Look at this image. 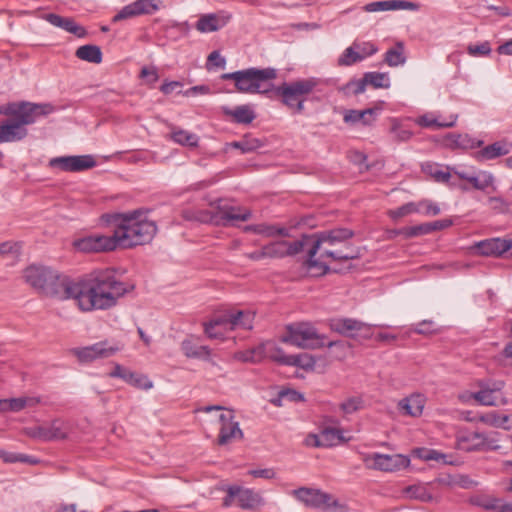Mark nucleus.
<instances>
[{
	"label": "nucleus",
	"instance_id": "60",
	"mask_svg": "<svg viewBox=\"0 0 512 512\" xmlns=\"http://www.w3.org/2000/svg\"><path fill=\"white\" fill-rule=\"evenodd\" d=\"M242 153H250L263 146L260 139L245 135L242 139Z\"/></svg>",
	"mask_w": 512,
	"mask_h": 512
},
{
	"label": "nucleus",
	"instance_id": "63",
	"mask_svg": "<svg viewBox=\"0 0 512 512\" xmlns=\"http://www.w3.org/2000/svg\"><path fill=\"white\" fill-rule=\"evenodd\" d=\"M361 327L359 328V331L357 332V338L355 340L361 341V340H369L373 337V325L362 322L361 321Z\"/></svg>",
	"mask_w": 512,
	"mask_h": 512
},
{
	"label": "nucleus",
	"instance_id": "36",
	"mask_svg": "<svg viewBox=\"0 0 512 512\" xmlns=\"http://www.w3.org/2000/svg\"><path fill=\"white\" fill-rule=\"evenodd\" d=\"M414 455L424 461H437L442 462L444 464H451V461H448V455L435 450L428 448H416L413 451Z\"/></svg>",
	"mask_w": 512,
	"mask_h": 512
},
{
	"label": "nucleus",
	"instance_id": "50",
	"mask_svg": "<svg viewBox=\"0 0 512 512\" xmlns=\"http://www.w3.org/2000/svg\"><path fill=\"white\" fill-rule=\"evenodd\" d=\"M401 232L403 233L404 239H410L431 233V228L429 223H423L415 226L403 227Z\"/></svg>",
	"mask_w": 512,
	"mask_h": 512
},
{
	"label": "nucleus",
	"instance_id": "44",
	"mask_svg": "<svg viewBox=\"0 0 512 512\" xmlns=\"http://www.w3.org/2000/svg\"><path fill=\"white\" fill-rule=\"evenodd\" d=\"M420 212H421L420 205H418L415 202H408L396 209L389 210L388 216L393 220H398L407 215H410L413 213H420Z\"/></svg>",
	"mask_w": 512,
	"mask_h": 512
},
{
	"label": "nucleus",
	"instance_id": "15",
	"mask_svg": "<svg viewBox=\"0 0 512 512\" xmlns=\"http://www.w3.org/2000/svg\"><path fill=\"white\" fill-rule=\"evenodd\" d=\"M227 495L223 499V506L230 507L235 499L239 507L252 510L261 504L262 498L253 490L238 485H230L226 489Z\"/></svg>",
	"mask_w": 512,
	"mask_h": 512
},
{
	"label": "nucleus",
	"instance_id": "48",
	"mask_svg": "<svg viewBox=\"0 0 512 512\" xmlns=\"http://www.w3.org/2000/svg\"><path fill=\"white\" fill-rule=\"evenodd\" d=\"M267 258H284L287 256L286 241H275L265 245Z\"/></svg>",
	"mask_w": 512,
	"mask_h": 512
},
{
	"label": "nucleus",
	"instance_id": "18",
	"mask_svg": "<svg viewBox=\"0 0 512 512\" xmlns=\"http://www.w3.org/2000/svg\"><path fill=\"white\" fill-rule=\"evenodd\" d=\"M219 421L221 423L218 436L219 445H226L236 439H241L243 437V432L239 427V423L234 421V415L231 410L220 414Z\"/></svg>",
	"mask_w": 512,
	"mask_h": 512
},
{
	"label": "nucleus",
	"instance_id": "55",
	"mask_svg": "<svg viewBox=\"0 0 512 512\" xmlns=\"http://www.w3.org/2000/svg\"><path fill=\"white\" fill-rule=\"evenodd\" d=\"M391 133L396 141L401 142L408 141L413 135L410 129L400 125L396 119L393 120Z\"/></svg>",
	"mask_w": 512,
	"mask_h": 512
},
{
	"label": "nucleus",
	"instance_id": "8",
	"mask_svg": "<svg viewBox=\"0 0 512 512\" xmlns=\"http://www.w3.org/2000/svg\"><path fill=\"white\" fill-rule=\"evenodd\" d=\"M324 338L311 323L298 322L287 325L281 342L303 349H317L326 345Z\"/></svg>",
	"mask_w": 512,
	"mask_h": 512
},
{
	"label": "nucleus",
	"instance_id": "29",
	"mask_svg": "<svg viewBox=\"0 0 512 512\" xmlns=\"http://www.w3.org/2000/svg\"><path fill=\"white\" fill-rule=\"evenodd\" d=\"M223 112L238 124H250L256 118L255 112L249 105H240L234 109L224 107Z\"/></svg>",
	"mask_w": 512,
	"mask_h": 512
},
{
	"label": "nucleus",
	"instance_id": "45",
	"mask_svg": "<svg viewBox=\"0 0 512 512\" xmlns=\"http://www.w3.org/2000/svg\"><path fill=\"white\" fill-rule=\"evenodd\" d=\"M423 170L439 183H448L451 177L450 172L442 170L438 164H426Z\"/></svg>",
	"mask_w": 512,
	"mask_h": 512
},
{
	"label": "nucleus",
	"instance_id": "13",
	"mask_svg": "<svg viewBox=\"0 0 512 512\" xmlns=\"http://www.w3.org/2000/svg\"><path fill=\"white\" fill-rule=\"evenodd\" d=\"M24 433L32 439L48 442L65 439L68 427L63 421L56 419L48 424L26 427Z\"/></svg>",
	"mask_w": 512,
	"mask_h": 512
},
{
	"label": "nucleus",
	"instance_id": "21",
	"mask_svg": "<svg viewBox=\"0 0 512 512\" xmlns=\"http://www.w3.org/2000/svg\"><path fill=\"white\" fill-rule=\"evenodd\" d=\"M226 327L230 330H251L255 319V313L249 310L230 311L222 315Z\"/></svg>",
	"mask_w": 512,
	"mask_h": 512
},
{
	"label": "nucleus",
	"instance_id": "27",
	"mask_svg": "<svg viewBox=\"0 0 512 512\" xmlns=\"http://www.w3.org/2000/svg\"><path fill=\"white\" fill-rule=\"evenodd\" d=\"M45 19L53 26L62 28L63 30L72 33L79 38L86 35L85 28L77 25L72 18L62 17L58 14L49 13L45 16Z\"/></svg>",
	"mask_w": 512,
	"mask_h": 512
},
{
	"label": "nucleus",
	"instance_id": "19",
	"mask_svg": "<svg viewBox=\"0 0 512 512\" xmlns=\"http://www.w3.org/2000/svg\"><path fill=\"white\" fill-rule=\"evenodd\" d=\"M231 19L232 15L223 10L216 13L203 14L197 20L195 28L200 33L216 32L225 27Z\"/></svg>",
	"mask_w": 512,
	"mask_h": 512
},
{
	"label": "nucleus",
	"instance_id": "1",
	"mask_svg": "<svg viewBox=\"0 0 512 512\" xmlns=\"http://www.w3.org/2000/svg\"><path fill=\"white\" fill-rule=\"evenodd\" d=\"M133 289V284L118 279L115 270L103 269L74 282L72 299L83 312L108 310L115 307L119 299Z\"/></svg>",
	"mask_w": 512,
	"mask_h": 512
},
{
	"label": "nucleus",
	"instance_id": "5",
	"mask_svg": "<svg viewBox=\"0 0 512 512\" xmlns=\"http://www.w3.org/2000/svg\"><path fill=\"white\" fill-rule=\"evenodd\" d=\"M23 278L42 295L59 300L72 299L75 281L51 267L32 264L23 271Z\"/></svg>",
	"mask_w": 512,
	"mask_h": 512
},
{
	"label": "nucleus",
	"instance_id": "22",
	"mask_svg": "<svg viewBox=\"0 0 512 512\" xmlns=\"http://www.w3.org/2000/svg\"><path fill=\"white\" fill-rule=\"evenodd\" d=\"M443 143L445 147L456 150H468L481 147L484 142L482 140H478L476 138L471 137L469 134H460V133H448L444 139Z\"/></svg>",
	"mask_w": 512,
	"mask_h": 512
},
{
	"label": "nucleus",
	"instance_id": "43",
	"mask_svg": "<svg viewBox=\"0 0 512 512\" xmlns=\"http://www.w3.org/2000/svg\"><path fill=\"white\" fill-rule=\"evenodd\" d=\"M171 138L174 142L186 145L190 147H195L198 145V136L194 133H190L186 130L178 129L172 132Z\"/></svg>",
	"mask_w": 512,
	"mask_h": 512
},
{
	"label": "nucleus",
	"instance_id": "9",
	"mask_svg": "<svg viewBox=\"0 0 512 512\" xmlns=\"http://www.w3.org/2000/svg\"><path fill=\"white\" fill-rule=\"evenodd\" d=\"M73 245L77 250L85 253L107 252L120 248L115 226L111 235L91 234L75 240Z\"/></svg>",
	"mask_w": 512,
	"mask_h": 512
},
{
	"label": "nucleus",
	"instance_id": "14",
	"mask_svg": "<svg viewBox=\"0 0 512 512\" xmlns=\"http://www.w3.org/2000/svg\"><path fill=\"white\" fill-rule=\"evenodd\" d=\"M120 350L116 344L109 341H100L89 346L75 348L73 354L81 363H90L98 359H106L115 355Z\"/></svg>",
	"mask_w": 512,
	"mask_h": 512
},
{
	"label": "nucleus",
	"instance_id": "17",
	"mask_svg": "<svg viewBox=\"0 0 512 512\" xmlns=\"http://www.w3.org/2000/svg\"><path fill=\"white\" fill-rule=\"evenodd\" d=\"M478 254L482 256L501 257L505 253L512 256V239L494 237L475 244Z\"/></svg>",
	"mask_w": 512,
	"mask_h": 512
},
{
	"label": "nucleus",
	"instance_id": "25",
	"mask_svg": "<svg viewBox=\"0 0 512 512\" xmlns=\"http://www.w3.org/2000/svg\"><path fill=\"white\" fill-rule=\"evenodd\" d=\"M510 148L511 146L506 142L497 141L475 152L474 158L480 162L493 160L507 155L510 152Z\"/></svg>",
	"mask_w": 512,
	"mask_h": 512
},
{
	"label": "nucleus",
	"instance_id": "35",
	"mask_svg": "<svg viewBox=\"0 0 512 512\" xmlns=\"http://www.w3.org/2000/svg\"><path fill=\"white\" fill-rule=\"evenodd\" d=\"M314 234H304L299 240L293 242L286 241L287 256H294L302 252L305 247L311 248L314 243Z\"/></svg>",
	"mask_w": 512,
	"mask_h": 512
},
{
	"label": "nucleus",
	"instance_id": "12",
	"mask_svg": "<svg viewBox=\"0 0 512 512\" xmlns=\"http://www.w3.org/2000/svg\"><path fill=\"white\" fill-rule=\"evenodd\" d=\"M457 440L459 447L467 452L500 449L498 439L494 433L468 432L459 435Z\"/></svg>",
	"mask_w": 512,
	"mask_h": 512
},
{
	"label": "nucleus",
	"instance_id": "26",
	"mask_svg": "<svg viewBox=\"0 0 512 512\" xmlns=\"http://www.w3.org/2000/svg\"><path fill=\"white\" fill-rule=\"evenodd\" d=\"M312 438L316 447H332L346 441L341 429L329 427L322 429L319 435H312Z\"/></svg>",
	"mask_w": 512,
	"mask_h": 512
},
{
	"label": "nucleus",
	"instance_id": "58",
	"mask_svg": "<svg viewBox=\"0 0 512 512\" xmlns=\"http://www.w3.org/2000/svg\"><path fill=\"white\" fill-rule=\"evenodd\" d=\"M352 45L357 50L358 54H360L361 61L378 51L376 45L371 42H354Z\"/></svg>",
	"mask_w": 512,
	"mask_h": 512
},
{
	"label": "nucleus",
	"instance_id": "57",
	"mask_svg": "<svg viewBox=\"0 0 512 512\" xmlns=\"http://www.w3.org/2000/svg\"><path fill=\"white\" fill-rule=\"evenodd\" d=\"M363 407V400L360 397H351L340 404V409L345 414H352Z\"/></svg>",
	"mask_w": 512,
	"mask_h": 512
},
{
	"label": "nucleus",
	"instance_id": "64",
	"mask_svg": "<svg viewBox=\"0 0 512 512\" xmlns=\"http://www.w3.org/2000/svg\"><path fill=\"white\" fill-rule=\"evenodd\" d=\"M140 77L145 78L149 84H154L159 79L158 72L155 67H143L140 72Z\"/></svg>",
	"mask_w": 512,
	"mask_h": 512
},
{
	"label": "nucleus",
	"instance_id": "31",
	"mask_svg": "<svg viewBox=\"0 0 512 512\" xmlns=\"http://www.w3.org/2000/svg\"><path fill=\"white\" fill-rule=\"evenodd\" d=\"M181 349L186 357L207 359L210 356V349L208 346L197 345L192 340L185 339L181 343Z\"/></svg>",
	"mask_w": 512,
	"mask_h": 512
},
{
	"label": "nucleus",
	"instance_id": "7",
	"mask_svg": "<svg viewBox=\"0 0 512 512\" xmlns=\"http://www.w3.org/2000/svg\"><path fill=\"white\" fill-rule=\"evenodd\" d=\"M319 85L316 78L298 79L292 82H284L272 90L281 97L282 103L295 113L304 111V103L314 89Z\"/></svg>",
	"mask_w": 512,
	"mask_h": 512
},
{
	"label": "nucleus",
	"instance_id": "61",
	"mask_svg": "<svg viewBox=\"0 0 512 512\" xmlns=\"http://www.w3.org/2000/svg\"><path fill=\"white\" fill-rule=\"evenodd\" d=\"M274 227L275 225L256 224L250 225L246 229L248 231H253L256 234H262L267 237H274Z\"/></svg>",
	"mask_w": 512,
	"mask_h": 512
},
{
	"label": "nucleus",
	"instance_id": "51",
	"mask_svg": "<svg viewBox=\"0 0 512 512\" xmlns=\"http://www.w3.org/2000/svg\"><path fill=\"white\" fill-rule=\"evenodd\" d=\"M361 61V56L358 54L357 50L353 45L346 48L342 55L338 59V64L340 66H351L357 62Z\"/></svg>",
	"mask_w": 512,
	"mask_h": 512
},
{
	"label": "nucleus",
	"instance_id": "30",
	"mask_svg": "<svg viewBox=\"0 0 512 512\" xmlns=\"http://www.w3.org/2000/svg\"><path fill=\"white\" fill-rule=\"evenodd\" d=\"M75 56L80 60L99 64L102 61L103 54L99 46L86 44L77 48Z\"/></svg>",
	"mask_w": 512,
	"mask_h": 512
},
{
	"label": "nucleus",
	"instance_id": "16",
	"mask_svg": "<svg viewBox=\"0 0 512 512\" xmlns=\"http://www.w3.org/2000/svg\"><path fill=\"white\" fill-rule=\"evenodd\" d=\"M49 167L64 172H81L96 166L92 155L60 156L49 160Z\"/></svg>",
	"mask_w": 512,
	"mask_h": 512
},
{
	"label": "nucleus",
	"instance_id": "46",
	"mask_svg": "<svg viewBox=\"0 0 512 512\" xmlns=\"http://www.w3.org/2000/svg\"><path fill=\"white\" fill-rule=\"evenodd\" d=\"M122 380L137 388L150 389L152 387V382L147 377L134 373L129 369L127 370L126 374H124Z\"/></svg>",
	"mask_w": 512,
	"mask_h": 512
},
{
	"label": "nucleus",
	"instance_id": "20",
	"mask_svg": "<svg viewBox=\"0 0 512 512\" xmlns=\"http://www.w3.org/2000/svg\"><path fill=\"white\" fill-rule=\"evenodd\" d=\"M251 216L250 210L239 206H219L210 221L216 224L228 225L234 221H247Z\"/></svg>",
	"mask_w": 512,
	"mask_h": 512
},
{
	"label": "nucleus",
	"instance_id": "32",
	"mask_svg": "<svg viewBox=\"0 0 512 512\" xmlns=\"http://www.w3.org/2000/svg\"><path fill=\"white\" fill-rule=\"evenodd\" d=\"M266 346L259 344L251 349L240 351L235 354V358L242 362L258 363L266 357Z\"/></svg>",
	"mask_w": 512,
	"mask_h": 512
},
{
	"label": "nucleus",
	"instance_id": "38",
	"mask_svg": "<svg viewBox=\"0 0 512 512\" xmlns=\"http://www.w3.org/2000/svg\"><path fill=\"white\" fill-rule=\"evenodd\" d=\"M287 360V366H295L304 370H313L316 364L315 358L308 353L291 355Z\"/></svg>",
	"mask_w": 512,
	"mask_h": 512
},
{
	"label": "nucleus",
	"instance_id": "10",
	"mask_svg": "<svg viewBox=\"0 0 512 512\" xmlns=\"http://www.w3.org/2000/svg\"><path fill=\"white\" fill-rule=\"evenodd\" d=\"M368 468L383 471L396 472L407 468L410 465V458L403 454H382L373 453L364 458Z\"/></svg>",
	"mask_w": 512,
	"mask_h": 512
},
{
	"label": "nucleus",
	"instance_id": "24",
	"mask_svg": "<svg viewBox=\"0 0 512 512\" xmlns=\"http://www.w3.org/2000/svg\"><path fill=\"white\" fill-rule=\"evenodd\" d=\"M360 325L361 321L353 318H334L329 321V327L332 331L352 339L357 338Z\"/></svg>",
	"mask_w": 512,
	"mask_h": 512
},
{
	"label": "nucleus",
	"instance_id": "23",
	"mask_svg": "<svg viewBox=\"0 0 512 512\" xmlns=\"http://www.w3.org/2000/svg\"><path fill=\"white\" fill-rule=\"evenodd\" d=\"M381 110V107H372L364 110L350 109L344 113L343 120L348 124L362 123L363 125H371Z\"/></svg>",
	"mask_w": 512,
	"mask_h": 512
},
{
	"label": "nucleus",
	"instance_id": "4",
	"mask_svg": "<svg viewBox=\"0 0 512 512\" xmlns=\"http://www.w3.org/2000/svg\"><path fill=\"white\" fill-rule=\"evenodd\" d=\"M106 223L115 226L120 248H132L149 243L157 232L155 222L142 219L138 210L104 215Z\"/></svg>",
	"mask_w": 512,
	"mask_h": 512
},
{
	"label": "nucleus",
	"instance_id": "62",
	"mask_svg": "<svg viewBox=\"0 0 512 512\" xmlns=\"http://www.w3.org/2000/svg\"><path fill=\"white\" fill-rule=\"evenodd\" d=\"M420 205L421 212L428 216H436L440 213V208L436 203L429 200H423L417 203Z\"/></svg>",
	"mask_w": 512,
	"mask_h": 512
},
{
	"label": "nucleus",
	"instance_id": "39",
	"mask_svg": "<svg viewBox=\"0 0 512 512\" xmlns=\"http://www.w3.org/2000/svg\"><path fill=\"white\" fill-rule=\"evenodd\" d=\"M479 386L481 387V390L472 394L473 399H475L481 405L495 406L496 397L494 393L498 388L490 389L486 387V385H484L483 383H480Z\"/></svg>",
	"mask_w": 512,
	"mask_h": 512
},
{
	"label": "nucleus",
	"instance_id": "40",
	"mask_svg": "<svg viewBox=\"0 0 512 512\" xmlns=\"http://www.w3.org/2000/svg\"><path fill=\"white\" fill-rule=\"evenodd\" d=\"M266 346V357L270 360L277 362L281 365H287V362L291 355L285 354L284 350L278 346H276L274 343L267 342L264 343Z\"/></svg>",
	"mask_w": 512,
	"mask_h": 512
},
{
	"label": "nucleus",
	"instance_id": "59",
	"mask_svg": "<svg viewBox=\"0 0 512 512\" xmlns=\"http://www.w3.org/2000/svg\"><path fill=\"white\" fill-rule=\"evenodd\" d=\"M492 49L488 41H484L479 44H470L467 47V52L473 57L487 56L491 53Z\"/></svg>",
	"mask_w": 512,
	"mask_h": 512
},
{
	"label": "nucleus",
	"instance_id": "28",
	"mask_svg": "<svg viewBox=\"0 0 512 512\" xmlns=\"http://www.w3.org/2000/svg\"><path fill=\"white\" fill-rule=\"evenodd\" d=\"M425 406V397L422 394H413L399 402V407L406 415L419 417Z\"/></svg>",
	"mask_w": 512,
	"mask_h": 512
},
{
	"label": "nucleus",
	"instance_id": "11",
	"mask_svg": "<svg viewBox=\"0 0 512 512\" xmlns=\"http://www.w3.org/2000/svg\"><path fill=\"white\" fill-rule=\"evenodd\" d=\"M292 494L297 500L310 508L330 510L339 505L338 501L334 499L331 494L323 492L320 489L300 487L293 490Z\"/></svg>",
	"mask_w": 512,
	"mask_h": 512
},
{
	"label": "nucleus",
	"instance_id": "33",
	"mask_svg": "<svg viewBox=\"0 0 512 512\" xmlns=\"http://www.w3.org/2000/svg\"><path fill=\"white\" fill-rule=\"evenodd\" d=\"M384 62L390 67H397L406 62L404 55V45L401 42L388 49L384 54Z\"/></svg>",
	"mask_w": 512,
	"mask_h": 512
},
{
	"label": "nucleus",
	"instance_id": "3",
	"mask_svg": "<svg viewBox=\"0 0 512 512\" xmlns=\"http://www.w3.org/2000/svg\"><path fill=\"white\" fill-rule=\"evenodd\" d=\"M50 103L29 101L8 102L0 106V115L8 118L0 123V143L19 142L26 138V126L34 124L38 118L54 112Z\"/></svg>",
	"mask_w": 512,
	"mask_h": 512
},
{
	"label": "nucleus",
	"instance_id": "34",
	"mask_svg": "<svg viewBox=\"0 0 512 512\" xmlns=\"http://www.w3.org/2000/svg\"><path fill=\"white\" fill-rule=\"evenodd\" d=\"M449 122H439L433 114H424L419 116L415 122L423 128H450L456 123L457 116H452Z\"/></svg>",
	"mask_w": 512,
	"mask_h": 512
},
{
	"label": "nucleus",
	"instance_id": "42",
	"mask_svg": "<svg viewBox=\"0 0 512 512\" xmlns=\"http://www.w3.org/2000/svg\"><path fill=\"white\" fill-rule=\"evenodd\" d=\"M162 0H136L134 4L138 11L139 16L153 15L160 10Z\"/></svg>",
	"mask_w": 512,
	"mask_h": 512
},
{
	"label": "nucleus",
	"instance_id": "49",
	"mask_svg": "<svg viewBox=\"0 0 512 512\" xmlns=\"http://www.w3.org/2000/svg\"><path fill=\"white\" fill-rule=\"evenodd\" d=\"M469 502L474 506H478L490 511L497 509V503L499 502V500L497 498L488 497L484 495H476L471 497Z\"/></svg>",
	"mask_w": 512,
	"mask_h": 512
},
{
	"label": "nucleus",
	"instance_id": "56",
	"mask_svg": "<svg viewBox=\"0 0 512 512\" xmlns=\"http://www.w3.org/2000/svg\"><path fill=\"white\" fill-rule=\"evenodd\" d=\"M138 11L134 2L124 6L117 14H115L112 18L113 23H117L123 20L131 19L138 17Z\"/></svg>",
	"mask_w": 512,
	"mask_h": 512
},
{
	"label": "nucleus",
	"instance_id": "54",
	"mask_svg": "<svg viewBox=\"0 0 512 512\" xmlns=\"http://www.w3.org/2000/svg\"><path fill=\"white\" fill-rule=\"evenodd\" d=\"M218 326H223L224 328H227L222 315L214 318L213 320H211L208 323H205L204 331H205L206 335L211 339L221 338L222 333H218L215 331V328Z\"/></svg>",
	"mask_w": 512,
	"mask_h": 512
},
{
	"label": "nucleus",
	"instance_id": "6",
	"mask_svg": "<svg viewBox=\"0 0 512 512\" xmlns=\"http://www.w3.org/2000/svg\"><path fill=\"white\" fill-rule=\"evenodd\" d=\"M276 77L277 70L272 67L263 69L252 67L222 75L225 80H233L240 93L263 95H267L274 88L273 84L266 87L265 82L274 80Z\"/></svg>",
	"mask_w": 512,
	"mask_h": 512
},
{
	"label": "nucleus",
	"instance_id": "52",
	"mask_svg": "<svg viewBox=\"0 0 512 512\" xmlns=\"http://www.w3.org/2000/svg\"><path fill=\"white\" fill-rule=\"evenodd\" d=\"M479 420L487 425L494 427H503L508 422L509 417L507 415H499L495 412H490L485 415H481Z\"/></svg>",
	"mask_w": 512,
	"mask_h": 512
},
{
	"label": "nucleus",
	"instance_id": "37",
	"mask_svg": "<svg viewBox=\"0 0 512 512\" xmlns=\"http://www.w3.org/2000/svg\"><path fill=\"white\" fill-rule=\"evenodd\" d=\"M476 190L484 191L494 183V176L488 171H479L475 175H471L468 181Z\"/></svg>",
	"mask_w": 512,
	"mask_h": 512
},
{
	"label": "nucleus",
	"instance_id": "2",
	"mask_svg": "<svg viewBox=\"0 0 512 512\" xmlns=\"http://www.w3.org/2000/svg\"><path fill=\"white\" fill-rule=\"evenodd\" d=\"M353 235V231L347 228H335L314 233V243L307 250V259L304 263L306 268L309 271H315L314 275L322 276L331 271L324 261L325 258H331L334 261L359 258L361 256L360 249L350 244H345L342 248H335L337 244L346 242Z\"/></svg>",
	"mask_w": 512,
	"mask_h": 512
},
{
	"label": "nucleus",
	"instance_id": "41",
	"mask_svg": "<svg viewBox=\"0 0 512 512\" xmlns=\"http://www.w3.org/2000/svg\"><path fill=\"white\" fill-rule=\"evenodd\" d=\"M364 76L367 84L371 85L373 88L378 89L390 87V79L387 73L366 72Z\"/></svg>",
	"mask_w": 512,
	"mask_h": 512
},
{
	"label": "nucleus",
	"instance_id": "53",
	"mask_svg": "<svg viewBox=\"0 0 512 512\" xmlns=\"http://www.w3.org/2000/svg\"><path fill=\"white\" fill-rule=\"evenodd\" d=\"M282 400L289 402H301L304 401V396L300 392L292 389L281 390L278 394V398L273 400L275 405L280 406Z\"/></svg>",
	"mask_w": 512,
	"mask_h": 512
},
{
	"label": "nucleus",
	"instance_id": "47",
	"mask_svg": "<svg viewBox=\"0 0 512 512\" xmlns=\"http://www.w3.org/2000/svg\"><path fill=\"white\" fill-rule=\"evenodd\" d=\"M1 460H3V462H5V463L20 462V463H28V464H32V465H35L39 462L37 459H35L32 456L22 454V453L8 452L5 450H3Z\"/></svg>",
	"mask_w": 512,
	"mask_h": 512
}]
</instances>
